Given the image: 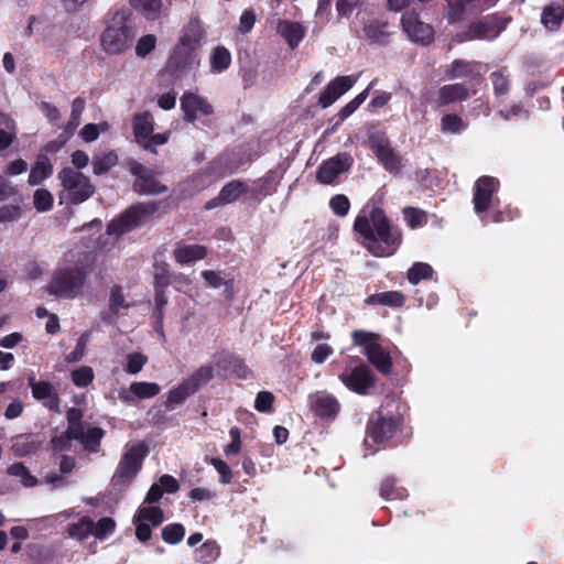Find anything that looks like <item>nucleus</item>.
I'll use <instances>...</instances> for the list:
<instances>
[{
  "instance_id": "nucleus-1",
  "label": "nucleus",
  "mask_w": 564,
  "mask_h": 564,
  "mask_svg": "<svg viewBox=\"0 0 564 564\" xmlns=\"http://www.w3.org/2000/svg\"><path fill=\"white\" fill-rule=\"evenodd\" d=\"M354 230L358 241L375 257H389L401 243V232L391 226L383 209L368 203L357 216Z\"/></svg>"
},
{
  "instance_id": "nucleus-2",
  "label": "nucleus",
  "mask_w": 564,
  "mask_h": 564,
  "mask_svg": "<svg viewBox=\"0 0 564 564\" xmlns=\"http://www.w3.org/2000/svg\"><path fill=\"white\" fill-rule=\"evenodd\" d=\"M129 13L123 10L112 14L100 36L104 52L109 55H120L130 48L135 32L129 24Z\"/></svg>"
},
{
  "instance_id": "nucleus-3",
  "label": "nucleus",
  "mask_w": 564,
  "mask_h": 564,
  "mask_svg": "<svg viewBox=\"0 0 564 564\" xmlns=\"http://www.w3.org/2000/svg\"><path fill=\"white\" fill-rule=\"evenodd\" d=\"M148 452L147 445L142 442L127 444L111 478L112 486L120 489L128 487L141 470Z\"/></svg>"
},
{
  "instance_id": "nucleus-4",
  "label": "nucleus",
  "mask_w": 564,
  "mask_h": 564,
  "mask_svg": "<svg viewBox=\"0 0 564 564\" xmlns=\"http://www.w3.org/2000/svg\"><path fill=\"white\" fill-rule=\"evenodd\" d=\"M89 270L85 265H75L58 270L48 284V292L65 299L80 295Z\"/></svg>"
},
{
  "instance_id": "nucleus-5",
  "label": "nucleus",
  "mask_w": 564,
  "mask_h": 564,
  "mask_svg": "<svg viewBox=\"0 0 564 564\" xmlns=\"http://www.w3.org/2000/svg\"><path fill=\"white\" fill-rule=\"evenodd\" d=\"M58 180L64 188L63 198L72 204H80L87 200L95 192L89 178L72 167L62 169L58 173Z\"/></svg>"
},
{
  "instance_id": "nucleus-6",
  "label": "nucleus",
  "mask_w": 564,
  "mask_h": 564,
  "mask_svg": "<svg viewBox=\"0 0 564 564\" xmlns=\"http://www.w3.org/2000/svg\"><path fill=\"white\" fill-rule=\"evenodd\" d=\"M354 343L365 348L368 360L382 373H388L391 368L389 354L377 343V336L364 330H355L351 334Z\"/></svg>"
},
{
  "instance_id": "nucleus-7",
  "label": "nucleus",
  "mask_w": 564,
  "mask_h": 564,
  "mask_svg": "<svg viewBox=\"0 0 564 564\" xmlns=\"http://www.w3.org/2000/svg\"><path fill=\"white\" fill-rule=\"evenodd\" d=\"M154 121L149 112L135 115L133 118V134L137 143L144 150L154 151L158 145L169 141L170 133H153Z\"/></svg>"
},
{
  "instance_id": "nucleus-8",
  "label": "nucleus",
  "mask_w": 564,
  "mask_h": 564,
  "mask_svg": "<svg viewBox=\"0 0 564 564\" xmlns=\"http://www.w3.org/2000/svg\"><path fill=\"white\" fill-rule=\"evenodd\" d=\"M153 208L147 205L133 206L121 216L110 221L107 226V235L115 237L116 239L120 236L129 232L133 228L138 227L153 213Z\"/></svg>"
},
{
  "instance_id": "nucleus-9",
  "label": "nucleus",
  "mask_w": 564,
  "mask_h": 564,
  "mask_svg": "<svg viewBox=\"0 0 564 564\" xmlns=\"http://www.w3.org/2000/svg\"><path fill=\"white\" fill-rule=\"evenodd\" d=\"M164 520V512L160 507L142 503L133 516L135 535L139 541L145 542L151 538V528L159 527Z\"/></svg>"
},
{
  "instance_id": "nucleus-10",
  "label": "nucleus",
  "mask_w": 564,
  "mask_h": 564,
  "mask_svg": "<svg viewBox=\"0 0 564 564\" xmlns=\"http://www.w3.org/2000/svg\"><path fill=\"white\" fill-rule=\"evenodd\" d=\"M181 108L184 112V119L188 122H195L202 117H209L214 113V108L209 101L192 91H185L182 95Z\"/></svg>"
},
{
  "instance_id": "nucleus-11",
  "label": "nucleus",
  "mask_w": 564,
  "mask_h": 564,
  "mask_svg": "<svg viewBox=\"0 0 564 564\" xmlns=\"http://www.w3.org/2000/svg\"><path fill=\"white\" fill-rule=\"evenodd\" d=\"M401 21L402 28L411 41L426 45L433 40L432 26L422 22L415 12H405Z\"/></svg>"
},
{
  "instance_id": "nucleus-12",
  "label": "nucleus",
  "mask_w": 564,
  "mask_h": 564,
  "mask_svg": "<svg viewBox=\"0 0 564 564\" xmlns=\"http://www.w3.org/2000/svg\"><path fill=\"white\" fill-rule=\"evenodd\" d=\"M28 381L35 400L50 411H59L61 399L53 383L45 380H36L34 376H30Z\"/></svg>"
},
{
  "instance_id": "nucleus-13",
  "label": "nucleus",
  "mask_w": 564,
  "mask_h": 564,
  "mask_svg": "<svg viewBox=\"0 0 564 564\" xmlns=\"http://www.w3.org/2000/svg\"><path fill=\"white\" fill-rule=\"evenodd\" d=\"M357 75L338 76L327 84L324 91L321 94L318 105L322 108H327L333 105L338 98L346 94L357 83L359 78Z\"/></svg>"
},
{
  "instance_id": "nucleus-14",
  "label": "nucleus",
  "mask_w": 564,
  "mask_h": 564,
  "mask_svg": "<svg viewBox=\"0 0 564 564\" xmlns=\"http://www.w3.org/2000/svg\"><path fill=\"white\" fill-rule=\"evenodd\" d=\"M161 387L155 382H132L128 388H120L118 398L127 404H132L137 400L151 399L156 397Z\"/></svg>"
},
{
  "instance_id": "nucleus-15",
  "label": "nucleus",
  "mask_w": 564,
  "mask_h": 564,
  "mask_svg": "<svg viewBox=\"0 0 564 564\" xmlns=\"http://www.w3.org/2000/svg\"><path fill=\"white\" fill-rule=\"evenodd\" d=\"M352 164L349 154L341 153L325 161L317 171V180L323 184H332L339 174L347 171Z\"/></svg>"
},
{
  "instance_id": "nucleus-16",
  "label": "nucleus",
  "mask_w": 564,
  "mask_h": 564,
  "mask_svg": "<svg viewBox=\"0 0 564 564\" xmlns=\"http://www.w3.org/2000/svg\"><path fill=\"white\" fill-rule=\"evenodd\" d=\"M341 382L351 391L365 394L373 386L375 378L366 366L356 367L350 373L339 376Z\"/></svg>"
},
{
  "instance_id": "nucleus-17",
  "label": "nucleus",
  "mask_w": 564,
  "mask_h": 564,
  "mask_svg": "<svg viewBox=\"0 0 564 564\" xmlns=\"http://www.w3.org/2000/svg\"><path fill=\"white\" fill-rule=\"evenodd\" d=\"M498 188V181L490 176L480 177L475 184L474 208L477 214L486 212L491 203L492 194Z\"/></svg>"
},
{
  "instance_id": "nucleus-18",
  "label": "nucleus",
  "mask_w": 564,
  "mask_h": 564,
  "mask_svg": "<svg viewBox=\"0 0 564 564\" xmlns=\"http://www.w3.org/2000/svg\"><path fill=\"white\" fill-rule=\"evenodd\" d=\"M131 172L137 176L134 187L138 192L149 195H156L166 191L153 176L152 172L140 163H133Z\"/></svg>"
},
{
  "instance_id": "nucleus-19",
  "label": "nucleus",
  "mask_w": 564,
  "mask_h": 564,
  "mask_svg": "<svg viewBox=\"0 0 564 564\" xmlns=\"http://www.w3.org/2000/svg\"><path fill=\"white\" fill-rule=\"evenodd\" d=\"M496 2L497 0H449L448 19L451 21L460 20L464 17L481 11Z\"/></svg>"
},
{
  "instance_id": "nucleus-20",
  "label": "nucleus",
  "mask_w": 564,
  "mask_h": 564,
  "mask_svg": "<svg viewBox=\"0 0 564 564\" xmlns=\"http://www.w3.org/2000/svg\"><path fill=\"white\" fill-rule=\"evenodd\" d=\"M203 26L199 19L192 18L182 31L176 51L184 54L194 51L198 46L203 37Z\"/></svg>"
},
{
  "instance_id": "nucleus-21",
  "label": "nucleus",
  "mask_w": 564,
  "mask_h": 564,
  "mask_svg": "<svg viewBox=\"0 0 564 564\" xmlns=\"http://www.w3.org/2000/svg\"><path fill=\"white\" fill-rule=\"evenodd\" d=\"M310 403L315 414L321 417H334L340 408L337 399L325 391L311 394Z\"/></svg>"
},
{
  "instance_id": "nucleus-22",
  "label": "nucleus",
  "mask_w": 564,
  "mask_h": 564,
  "mask_svg": "<svg viewBox=\"0 0 564 564\" xmlns=\"http://www.w3.org/2000/svg\"><path fill=\"white\" fill-rule=\"evenodd\" d=\"M503 26L494 20L478 21L469 25L468 30L458 41L492 40L499 35Z\"/></svg>"
},
{
  "instance_id": "nucleus-23",
  "label": "nucleus",
  "mask_w": 564,
  "mask_h": 564,
  "mask_svg": "<svg viewBox=\"0 0 564 564\" xmlns=\"http://www.w3.org/2000/svg\"><path fill=\"white\" fill-rule=\"evenodd\" d=\"M395 423L392 419L378 417L377 420H371L368 426L366 443L371 440L375 443H381L394 434Z\"/></svg>"
},
{
  "instance_id": "nucleus-24",
  "label": "nucleus",
  "mask_w": 564,
  "mask_h": 564,
  "mask_svg": "<svg viewBox=\"0 0 564 564\" xmlns=\"http://www.w3.org/2000/svg\"><path fill=\"white\" fill-rule=\"evenodd\" d=\"M276 32L288 43L289 47L295 48L305 35V28L299 23L289 20H280L276 25Z\"/></svg>"
},
{
  "instance_id": "nucleus-25",
  "label": "nucleus",
  "mask_w": 564,
  "mask_h": 564,
  "mask_svg": "<svg viewBox=\"0 0 564 564\" xmlns=\"http://www.w3.org/2000/svg\"><path fill=\"white\" fill-rule=\"evenodd\" d=\"M468 97V89L463 84L444 85L437 90L435 104L444 107L453 102L463 101Z\"/></svg>"
},
{
  "instance_id": "nucleus-26",
  "label": "nucleus",
  "mask_w": 564,
  "mask_h": 564,
  "mask_svg": "<svg viewBox=\"0 0 564 564\" xmlns=\"http://www.w3.org/2000/svg\"><path fill=\"white\" fill-rule=\"evenodd\" d=\"M175 260L180 264H188L206 257L207 250L200 245L180 243L173 251Z\"/></svg>"
},
{
  "instance_id": "nucleus-27",
  "label": "nucleus",
  "mask_w": 564,
  "mask_h": 564,
  "mask_svg": "<svg viewBox=\"0 0 564 564\" xmlns=\"http://www.w3.org/2000/svg\"><path fill=\"white\" fill-rule=\"evenodd\" d=\"M129 3L148 21H156L162 14V0H129Z\"/></svg>"
},
{
  "instance_id": "nucleus-28",
  "label": "nucleus",
  "mask_w": 564,
  "mask_h": 564,
  "mask_svg": "<svg viewBox=\"0 0 564 564\" xmlns=\"http://www.w3.org/2000/svg\"><path fill=\"white\" fill-rule=\"evenodd\" d=\"M53 173V166L46 154H39L35 164L29 174V184L34 186L48 178Z\"/></svg>"
},
{
  "instance_id": "nucleus-29",
  "label": "nucleus",
  "mask_w": 564,
  "mask_h": 564,
  "mask_svg": "<svg viewBox=\"0 0 564 564\" xmlns=\"http://www.w3.org/2000/svg\"><path fill=\"white\" fill-rule=\"evenodd\" d=\"M246 191V185L239 181H232L225 185L216 199L208 203L207 207L212 208L219 204H229L240 197Z\"/></svg>"
},
{
  "instance_id": "nucleus-30",
  "label": "nucleus",
  "mask_w": 564,
  "mask_h": 564,
  "mask_svg": "<svg viewBox=\"0 0 564 564\" xmlns=\"http://www.w3.org/2000/svg\"><path fill=\"white\" fill-rule=\"evenodd\" d=\"M79 436H72L74 440L79 441L83 446L89 452H97L100 441L104 437V431L97 426L85 425L80 429Z\"/></svg>"
},
{
  "instance_id": "nucleus-31",
  "label": "nucleus",
  "mask_w": 564,
  "mask_h": 564,
  "mask_svg": "<svg viewBox=\"0 0 564 564\" xmlns=\"http://www.w3.org/2000/svg\"><path fill=\"white\" fill-rule=\"evenodd\" d=\"M484 67L477 62L455 61L447 70L449 78L474 77L480 75Z\"/></svg>"
},
{
  "instance_id": "nucleus-32",
  "label": "nucleus",
  "mask_w": 564,
  "mask_h": 564,
  "mask_svg": "<svg viewBox=\"0 0 564 564\" xmlns=\"http://www.w3.org/2000/svg\"><path fill=\"white\" fill-rule=\"evenodd\" d=\"M372 149L387 170L398 172L401 169V159L387 143H376L372 145Z\"/></svg>"
},
{
  "instance_id": "nucleus-33",
  "label": "nucleus",
  "mask_w": 564,
  "mask_h": 564,
  "mask_svg": "<svg viewBox=\"0 0 564 564\" xmlns=\"http://www.w3.org/2000/svg\"><path fill=\"white\" fill-rule=\"evenodd\" d=\"M195 392L196 391L192 383H189L187 379H184L180 384H177L175 388L169 391L166 398V406L169 409H174L175 406L182 404L188 397L193 395Z\"/></svg>"
},
{
  "instance_id": "nucleus-34",
  "label": "nucleus",
  "mask_w": 564,
  "mask_h": 564,
  "mask_svg": "<svg viewBox=\"0 0 564 564\" xmlns=\"http://www.w3.org/2000/svg\"><path fill=\"white\" fill-rule=\"evenodd\" d=\"M209 62L213 73H223L231 64V54L226 47L217 46L212 51Z\"/></svg>"
},
{
  "instance_id": "nucleus-35",
  "label": "nucleus",
  "mask_w": 564,
  "mask_h": 564,
  "mask_svg": "<svg viewBox=\"0 0 564 564\" xmlns=\"http://www.w3.org/2000/svg\"><path fill=\"white\" fill-rule=\"evenodd\" d=\"M564 18V11L560 4H550L544 8L541 22L547 30H556Z\"/></svg>"
},
{
  "instance_id": "nucleus-36",
  "label": "nucleus",
  "mask_w": 564,
  "mask_h": 564,
  "mask_svg": "<svg viewBox=\"0 0 564 564\" xmlns=\"http://www.w3.org/2000/svg\"><path fill=\"white\" fill-rule=\"evenodd\" d=\"M41 447V442L29 436H18L11 447L17 457H24L35 453Z\"/></svg>"
},
{
  "instance_id": "nucleus-37",
  "label": "nucleus",
  "mask_w": 564,
  "mask_h": 564,
  "mask_svg": "<svg viewBox=\"0 0 564 564\" xmlns=\"http://www.w3.org/2000/svg\"><path fill=\"white\" fill-rule=\"evenodd\" d=\"M215 376V366L213 362H208L199 367L196 371H194L186 379L194 387L195 391H197L200 387L208 383Z\"/></svg>"
},
{
  "instance_id": "nucleus-38",
  "label": "nucleus",
  "mask_w": 564,
  "mask_h": 564,
  "mask_svg": "<svg viewBox=\"0 0 564 564\" xmlns=\"http://www.w3.org/2000/svg\"><path fill=\"white\" fill-rule=\"evenodd\" d=\"M388 23L383 21H370L364 28L365 36L375 43H383L388 37Z\"/></svg>"
},
{
  "instance_id": "nucleus-39",
  "label": "nucleus",
  "mask_w": 564,
  "mask_h": 564,
  "mask_svg": "<svg viewBox=\"0 0 564 564\" xmlns=\"http://www.w3.org/2000/svg\"><path fill=\"white\" fill-rule=\"evenodd\" d=\"M118 162L116 152L110 151L105 154L95 155L93 159V172L96 175H102L110 171Z\"/></svg>"
},
{
  "instance_id": "nucleus-40",
  "label": "nucleus",
  "mask_w": 564,
  "mask_h": 564,
  "mask_svg": "<svg viewBox=\"0 0 564 564\" xmlns=\"http://www.w3.org/2000/svg\"><path fill=\"white\" fill-rule=\"evenodd\" d=\"M404 296L402 293L397 291H388L378 293L375 295H371L368 299V303L371 304H382V305H389V306H402L404 304Z\"/></svg>"
},
{
  "instance_id": "nucleus-41",
  "label": "nucleus",
  "mask_w": 564,
  "mask_h": 564,
  "mask_svg": "<svg viewBox=\"0 0 564 564\" xmlns=\"http://www.w3.org/2000/svg\"><path fill=\"white\" fill-rule=\"evenodd\" d=\"M219 554V546L213 541H207L195 550L196 561L205 564H210L215 562L218 558Z\"/></svg>"
},
{
  "instance_id": "nucleus-42",
  "label": "nucleus",
  "mask_w": 564,
  "mask_h": 564,
  "mask_svg": "<svg viewBox=\"0 0 564 564\" xmlns=\"http://www.w3.org/2000/svg\"><path fill=\"white\" fill-rule=\"evenodd\" d=\"M221 176L218 174L217 176H213L208 172H199L195 174L193 177L186 181L185 186L188 189V194H193L206 188L210 185L217 177Z\"/></svg>"
},
{
  "instance_id": "nucleus-43",
  "label": "nucleus",
  "mask_w": 564,
  "mask_h": 564,
  "mask_svg": "<svg viewBox=\"0 0 564 564\" xmlns=\"http://www.w3.org/2000/svg\"><path fill=\"white\" fill-rule=\"evenodd\" d=\"M0 150L7 149L15 137V126L11 118L0 113Z\"/></svg>"
},
{
  "instance_id": "nucleus-44",
  "label": "nucleus",
  "mask_w": 564,
  "mask_h": 564,
  "mask_svg": "<svg viewBox=\"0 0 564 564\" xmlns=\"http://www.w3.org/2000/svg\"><path fill=\"white\" fill-rule=\"evenodd\" d=\"M441 130L444 133L456 134L467 128V123L457 115L448 113L441 118Z\"/></svg>"
},
{
  "instance_id": "nucleus-45",
  "label": "nucleus",
  "mask_w": 564,
  "mask_h": 564,
  "mask_svg": "<svg viewBox=\"0 0 564 564\" xmlns=\"http://www.w3.org/2000/svg\"><path fill=\"white\" fill-rule=\"evenodd\" d=\"M93 530L94 521L90 518L84 517L77 523L68 527V534L69 536L82 541L93 534Z\"/></svg>"
},
{
  "instance_id": "nucleus-46",
  "label": "nucleus",
  "mask_w": 564,
  "mask_h": 564,
  "mask_svg": "<svg viewBox=\"0 0 564 564\" xmlns=\"http://www.w3.org/2000/svg\"><path fill=\"white\" fill-rule=\"evenodd\" d=\"M7 473L9 476L17 477L24 487H33L37 480L30 474L28 468L22 463H14L8 467Z\"/></svg>"
},
{
  "instance_id": "nucleus-47",
  "label": "nucleus",
  "mask_w": 564,
  "mask_h": 564,
  "mask_svg": "<svg viewBox=\"0 0 564 564\" xmlns=\"http://www.w3.org/2000/svg\"><path fill=\"white\" fill-rule=\"evenodd\" d=\"M95 378V372L89 366H80L70 371V379L77 388L88 387Z\"/></svg>"
},
{
  "instance_id": "nucleus-48",
  "label": "nucleus",
  "mask_w": 564,
  "mask_h": 564,
  "mask_svg": "<svg viewBox=\"0 0 564 564\" xmlns=\"http://www.w3.org/2000/svg\"><path fill=\"white\" fill-rule=\"evenodd\" d=\"M433 269L425 262H415L408 271V280L411 284H417L421 280L431 278Z\"/></svg>"
},
{
  "instance_id": "nucleus-49",
  "label": "nucleus",
  "mask_w": 564,
  "mask_h": 564,
  "mask_svg": "<svg viewBox=\"0 0 564 564\" xmlns=\"http://www.w3.org/2000/svg\"><path fill=\"white\" fill-rule=\"evenodd\" d=\"M372 86V83L360 94H358L352 100H350L346 106H344L338 112V117L340 121H344L349 116H351L368 98L369 90Z\"/></svg>"
},
{
  "instance_id": "nucleus-50",
  "label": "nucleus",
  "mask_w": 564,
  "mask_h": 564,
  "mask_svg": "<svg viewBox=\"0 0 564 564\" xmlns=\"http://www.w3.org/2000/svg\"><path fill=\"white\" fill-rule=\"evenodd\" d=\"M129 304L126 301L122 289L115 285L110 289L109 294V308L113 314H120L123 310L128 308Z\"/></svg>"
},
{
  "instance_id": "nucleus-51",
  "label": "nucleus",
  "mask_w": 564,
  "mask_h": 564,
  "mask_svg": "<svg viewBox=\"0 0 564 564\" xmlns=\"http://www.w3.org/2000/svg\"><path fill=\"white\" fill-rule=\"evenodd\" d=\"M158 39L154 34L142 35L135 44L134 51L139 58L147 57L156 47Z\"/></svg>"
},
{
  "instance_id": "nucleus-52",
  "label": "nucleus",
  "mask_w": 564,
  "mask_h": 564,
  "mask_svg": "<svg viewBox=\"0 0 564 564\" xmlns=\"http://www.w3.org/2000/svg\"><path fill=\"white\" fill-rule=\"evenodd\" d=\"M83 412L77 408H72L67 411L68 433L70 436H79L80 429L86 424L82 421Z\"/></svg>"
},
{
  "instance_id": "nucleus-53",
  "label": "nucleus",
  "mask_w": 564,
  "mask_h": 564,
  "mask_svg": "<svg viewBox=\"0 0 564 564\" xmlns=\"http://www.w3.org/2000/svg\"><path fill=\"white\" fill-rule=\"evenodd\" d=\"M54 203L53 195L44 188L36 189L33 196V204L37 212L44 213L52 208Z\"/></svg>"
},
{
  "instance_id": "nucleus-54",
  "label": "nucleus",
  "mask_w": 564,
  "mask_h": 564,
  "mask_svg": "<svg viewBox=\"0 0 564 564\" xmlns=\"http://www.w3.org/2000/svg\"><path fill=\"white\" fill-rule=\"evenodd\" d=\"M185 529L182 524L173 523L163 528L162 539L169 544H176L183 540Z\"/></svg>"
},
{
  "instance_id": "nucleus-55",
  "label": "nucleus",
  "mask_w": 564,
  "mask_h": 564,
  "mask_svg": "<svg viewBox=\"0 0 564 564\" xmlns=\"http://www.w3.org/2000/svg\"><path fill=\"white\" fill-rule=\"evenodd\" d=\"M404 220L411 228H419L425 225L426 215L423 210L408 207L403 210Z\"/></svg>"
},
{
  "instance_id": "nucleus-56",
  "label": "nucleus",
  "mask_w": 564,
  "mask_h": 564,
  "mask_svg": "<svg viewBox=\"0 0 564 564\" xmlns=\"http://www.w3.org/2000/svg\"><path fill=\"white\" fill-rule=\"evenodd\" d=\"M116 522L111 518H101L96 524L94 523L93 535L96 539L104 540L115 531Z\"/></svg>"
},
{
  "instance_id": "nucleus-57",
  "label": "nucleus",
  "mask_w": 564,
  "mask_h": 564,
  "mask_svg": "<svg viewBox=\"0 0 564 564\" xmlns=\"http://www.w3.org/2000/svg\"><path fill=\"white\" fill-rule=\"evenodd\" d=\"M126 371L130 375L139 373L148 362V357L141 352H131L127 355Z\"/></svg>"
},
{
  "instance_id": "nucleus-58",
  "label": "nucleus",
  "mask_w": 564,
  "mask_h": 564,
  "mask_svg": "<svg viewBox=\"0 0 564 564\" xmlns=\"http://www.w3.org/2000/svg\"><path fill=\"white\" fill-rule=\"evenodd\" d=\"M329 207L337 216L344 217L348 214L350 202L346 195L338 194L330 198Z\"/></svg>"
},
{
  "instance_id": "nucleus-59",
  "label": "nucleus",
  "mask_w": 564,
  "mask_h": 564,
  "mask_svg": "<svg viewBox=\"0 0 564 564\" xmlns=\"http://www.w3.org/2000/svg\"><path fill=\"white\" fill-rule=\"evenodd\" d=\"M88 341L89 335L87 333L83 334L78 338L75 349L66 356V361L72 364L82 360L85 356Z\"/></svg>"
},
{
  "instance_id": "nucleus-60",
  "label": "nucleus",
  "mask_w": 564,
  "mask_h": 564,
  "mask_svg": "<svg viewBox=\"0 0 564 564\" xmlns=\"http://www.w3.org/2000/svg\"><path fill=\"white\" fill-rule=\"evenodd\" d=\"M107 129V123H88L83 127L79 134L85 142H93L99 137L100 131H106Z\"/></svg>"
},
{
  "instance_id": "nucleus-61",
  "label": "nucleus",
  "mask_w": 564,
  "mask_h": 564,
  "mask_svg": "<svg viewBox=\"0 0 564 564\" xmlns=\"http://www.w3.org/2000/svg\"><path fill=\"white\" fill-rule=\"evenodd\" d=\"M274 395L269 391H261L257 394L254 408L259 412L268 413L273 410Z\"/></svg>"
},
{
  "instance_id": "nucleus-62",
  "label": "nucleus",
  "mask_w": 564,
  "mask_h": 564,
  "mask_svg": "<svg viewBox=\"0 0 564 564\" xmlns=\"http://www.w3.org/2000/svg\"><path fill=\"white\" fill-rule=\"evenodd\" d=\"M210 465L217 470L219 474V482L220 484H229L232 479V471L230 467L220 458H212Z\"/></svg>"
},
{
  "instance_id": "nucleus-63",
  "label": "nucleus",
  "mask_w": 564,
  "mask_h": 564,
  "mask_svg": "<svg viewBox=\"0 0 564 564\" xmlns=\"http://www.w3.org/2000/svg\"><path fill=\"white\" fill-rule=\"evenodd\" d=\"M203 278L207 282V284L214 289L226 285L227 289L232 288V281H225L219 272L213 270H206L202 272Z\"/></svg>"
},
{
  "instance_id": "nucleus-64",
  "label": "nucleus",
  "mask_w": 564,
  "mask_h": 564,
  "mask_svg": "<svg viewBox=\"0 0 564 564\" xmlns=\"http://www.w3.org/2000/svg\"><path fill=\"white\" fill-rule=\"evenodd\" d=\"M231 442L225 446L224 452L227 456L237 455L241 451L240 430L231 427L229 431Z\"/></svg>"
}]
</instances>
